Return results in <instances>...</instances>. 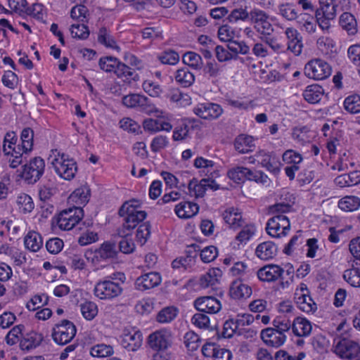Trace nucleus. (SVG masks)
Returning <instances> with one entry per match:
<instances>
[{
  "label": "nucleus",
  "mask_w": 360,
  "mask_h": 360,
  "mask_svg": "<svg viewBox=\"0 0 360 360\" xmlns=\"http://www.w3.org/2000/svg\"><path fill=\"white\" fill-rule=\"evenodd\" d=\"M100 68L106 72H113L118 78L138 81L139 75L134 69L122 63L119 59L113 56L101 57L98 61Z\"/></svg>",
  "instance_id": "f03ea898"
},
{
  "label": "nucleus",
  "mask_w": 360,
  "mask_h": 360,
  "mask_svg": "<svg viewBox=\"0 0 360 360\" xmlns=\"http://www.w3.org/2000/svg\"><path fill=\"white\" fill-rule=\"evenodd\" d=\"M158 59L162 64L175 65L179 60V56L174 51L167 50L159 56Z\"/></svg>",
  "instance_id": "680f3d73"
},
{
  "label": "nucleus",
  "mask_w": 360,
  "mask_h": 360,
  "mask_svg": "<svg viewBox=\"0 0 360 360\" xmlns=\"http://www.w3.org/2000/svg\"><path fill=\"white\" fill-rule=\"evenodd\" d=\"M145 101V96L140 94H129L122 98V103L127 108H139L141 103Z\"/></svg>",
  "instance_id": "3c124183"
},
{
  "label": "nucleus",
  "mask_w": 360,
  "mask_h": 360,
  "mask_svg": "<svg viewBox=\"0 0 360 360\" xmlns=\"http://www.w3.org/2000/svg\"><path fill=\"white\" fill-rule=\"evenodd\" d=\"M48 301L49 297L45 294H42L41 295H37L27 303L26 307L30 311H35L40 307L39 304H41V306L46 305Z\"/></svg>",
  "instance_id": "13d9d810"
},
{
  "label": "nucleus",
  "mask_w": 360,
  "mask_h": 360,
  "mask_svg": "<svg viewBox=\"0 0 360 360\" xmlns=\"http://www.w3.org/2000/svg\"><path fill=\"white\" fill-rule=\"evenodd\" d=\"M161 276L158 272H149L138 277L134 283L135 288L144 291L159 285L161 283Z\"/></svg>",
  "instance_id": "a211bd4d"
},
{
  "label": "nucleus",
  "mask_w": 360,
  "mask_h": 360,
  "mask_svg": "<svg viewBox=\"0 0 360 360\" xmlns=\"http://www.w3.org/2000/svg\"><path fill=\"white\" fill-rule=\"evenodd\" d=\"M331 67L326 61L317 58L309 61L304 67V75L315 80H322L331 75Z\"/></svg>",
  "instance_id": "1a4fd4ad"
},
{
  "label": "nucleus",
  "mask_w": 360,
  "mask_h": 360,
  "mask_svg": "<svg viewBox=\"0 0 360 360\" xmlns=\"http://www.w3.org/2000/svg\"><path fill=\"white\" fill-rule=\"evenodd\" d=\"M200 259L204 263L212 262L218 255L217 249L213 245L205 247L202 250L200 249Z\"/></svg>",
  "instance_id": "052dcab7"
},
{
  "label": "nucleus",
  "mask_w": 360,
  "mask_h": 360,
  "mask_svg": "<svg viewBox=\"0 0 360 360\" xmlns=\"http://www.w3.org/2000/svg\"><path fill=\"white\" fill-rule=\"evenodd\" d=\"M225 222L232 228H236L242 226V216L237 209L229 207L222 214Z\"/></svg>",
  "instance_id": "7c9ffc66"
},
{
  "label": "nucleus",
  "mask_w": 360,
  "mask_h": 360,
  "mask_svg": "<svg viewBox=\"0 0 360 360\" xmlns=\"http://www.w3.org/2000/svg\"><path fill=\"white\" fill-rule=\"evenodd\" d=\"M334 352L342 359L360 360V345L352 340H339L335 346Z\"/></svg>",
  "instance_id": "9b49d317"
},
{
  "label": "nucleus",
  "mask_w": 360,
  "mask_h": 360,
  "mask_svg": "<svg viewBox=\"0 0 360 360\" xmlns=\"http://www.w3.org/2000/svg\"><path fill=\"white\" fill-rule=\"evenodd\" d=\"M113 280L112 277H107L97 282L94 289L95 296L101 300H111L120 296L123 288L121 283Z\"/></svg>",
  "instance_id": "20e7f679"
},
{
  "label": "nucleus",
  "mask_w": 360,
  "mask_h": 360,
  "mask_svg": "<svg viewBox=\"0 0 360 360\" xmlns=\"http://www.w3.org/2000/svg\"><path fill=\"white\" fill-rule=\"evenodd\" d=\"M195 115L205 120L218 118L223 112V109L219 104L214 103H199L193 109Z\"/></svg>",
  "instance_id": "dca6fc26"
},
{
  "label": "nucleus",
  "mask_w": 360,
  "mask_h": 360,
  "mask_svg": "<svg viewBox=\"0 0 360 360\" xmlns=\"http://www.w3.org/2000/svg\"><path fill=\"white\" fill-rule=\"evenodd\" d=\"M80 310L83 317L88 321L93 320L98 314V307L91 301H85L80 304Z\"/></svg>",
  "instance_id": "ea45409f"
},
{
  "label": "nucleus",
  "mask_w": 360,
  "mask_h": 360,
  "mask_svg": "<svg viewBox=\"0 0 360 360\" xmlns=\"http://www.w3.org/2000/svg\"><path fill=\"white\" fill-rule=\"evenodd\" d=\"M22 167V178L27 184H34L42 176L45 169V162L41 157H34Z\"/></svg>",
  "instance_id": "0eeeda50"
},
{
  "label": "nucleus",
  "mask_w": 360,
  "mask_h": 360,
  "mask_svg": "<svg viewBox=\"0 0 360 360\" xmlns=\"http://www.w3.org/2000/svg\"><path fill=\"white\" fill-rule=\"evenodd\" d=\"M51 164L56 174L68 181L74 179L78 170L76 161L64 153H58Z\"/></svg>",
  "instance_id": "7ed1b4c3"
},
{
  "label": "nucleus",
  "mask_w": 360,
  "mask_h": 360,
  "mask_svg": "<svg viewBox=\"0 0 360 360\" xmlns=\"http://www.w3.org/2000/svg\"><path fill=\"white\" fill-rule=\"evenodd\" d=\"M142 340V333L139 330H136L124 334L121 344L127 351L135 352L141 346Z\"/></svg>",
  "instance_id": "b1692460"
},
{
  "label": "nucleus",
  "mask_w": 360,
  "mask_h": 360,
  "mask_svg": "<svg viewBox=\"0 0 360 360\" xmlns=\"http://www.w3.org/2000/svg\"><path fill=\"white\" fill-rule=\"evenodd\" d=\"M63 245V240L59 238H51L46 243L47 251L53 255L59 253L62 250Z\"/></svg>",
  "instance_id": "338daca9"
},
{
  "label": "nucleus",
  "mask_w": 360,
  "mask_h": 360,
  "mask_svg": "<svg viewBox=\"0 0 360 360\" xmlns=\"http://www.w3.org/2000/svg\"><path fill=\"white\" fill-rule=\"evenodd\" d=\"M344 106L345 110L350 113L360 112V96L353 95L347 97L344 101Z\"/></svg>",
  "instance_id": "a18cd8bd"
},
{
  "label": "nucleus",
  "mask_w": 360,
  "mask_h": 360,
  "mask_svg": "<svg viewBox=\"0 0 360 360\" xmlns=\"http://www.w3.org/2000/svg\"><path fill=\"white\" fill-rule=\"evenodd\" d=\"M207 181L203 179L199 183L195 179L190 181L188 186L189 194L195 198L202 197L207 190Z\"/></svg>",
  "instance_id": "c9c22d12"
},
{
  "label": "nucleus",
  "mask_w": 360,
  "mask_h": 360,
  "mask_svg": "<svg viewBox=\"0 0 360 360\" xmlns=\"http://www.w3.org/2000/svg\"><path fill=\"white\" fill-rule=\"evenodd\" d=\"M199 210V207L196 203L191 202H184L181 203V211L184 214H181V219H188L195 216Z\"/></svg>",
  "instance_id": "0e129e2a"
},
{
  "label": "nucleus",
  "mask_w": 360,
  "mask_h": 360,
  "mask_svg": "<svg viewBox=\"0 0 360 360\" xmlns=\"http://www.w3.org/2000/svg\"><path fill=\"white\" fill-rule=\"evenodd\" d=\"M184 338V345L188 351H195L199 347L200 338L194 332L186 333Z\"/></svg>",
  "instance_id": "864d4df0"
},
{
  "label": "nucleus",
  "mask_w": 360,
  "mask_h": 360,
  "mask_svg": "<svg viewBox=\"0 0 360 360\" xmlns=\"http://www.w3.org/2000/svg\"><path fill=\"white\" fill-rule=\"evenodd\" d=\"M250 22L254 25V28L261 35L271 34L274 32V27L269 22V15L264 11L257 8L250 11Z\"/></svg>",
  "instance_id": "ddd939ff"
},
{
  "label": "nucleus",
  "mask_w": 360,
  "mask_h": 360,
  "mask_svg": "<svg viewBox=\"0 0 360 360\" xmlns=\"http://www.w3.org/2000/svg\"><path fill=\"white\" fill-rule=\"evenodd\" d=\"M222 276V271L219 268H212L200 277V285L205 288L214 285Z\"/></svg>",
  "instance_id": "c756f323"
},
{
  "label": "nucleus",
  "mask_w": 360,
  "mask_h": 360,
  "mask_svg": "<svg viewBox=\"0 0 360 360\" xmlns=\"http://www.w3.org/2000/svg\"><path fill=\"white\" fill-rule=\"evenodd\" d=\"M252 292L251 287L240 280L232 282L229 289V295L234 300L247 299L251 296Z\"/></svg>",
  "instance_id": "5701e85b"
},
{
  "label": "nucleus",
  "mask_w": 360,
  "mask_h": 360,
  "mask_svg": "<svg viewBox=\"0 0 360 360\" xmlns=\"http://www.w3.org/2000/svg\"><path fill=\"white\" fill-rule=\"evenodd\" d=\"M141 202L136 199L124 202L120 207L118 214L123 218L120 233L128 234L131 229H135L147 217V212L139 210Z\"/></svg>",
  "instance_id": "f257e3e1"
},
{
  "label": "nucleus",
  "mask_w": 360,
  "mask_h": 360,
  "mask_svg": "<svg viewBox=\"0 0 360 360\" xmlns=\"http://www.w3.org/2000/svg\"><path fill=\"white\" fill-rule=\"evenodd\" d=\"M17 203L19 209L25 214L31 212L34 208L32 198L25 193H22L18 197Z\"/></svg>",
  "instance_id": "37998d69"
},
{
  "label": "nucleus",
  "mask_w": 360,
  "mask_h": 360,
  "mask_svg": "<svg viewBox=\"0 0 360 360\" xmlns=\"http://www.w3.org/2000/svg\"><path fill=\"white\" fill-rule=\"evenodd\" d=\"M320 7L316 8L318 15L328 19H333L340 8L342 11L349 4V0H319Z\"/></svg>",
  "instance_id": "4468645a"
},
{
  "label": "nucleus",
  "mask_w": 360,
  "mask_h": 360,
  "mask_svg": "<svg viewBox=\"0 0 360 360\" xmlns=\"http://www.w3.org/2000/svg\"><path fill=\"white\" fill-rule=\"evenodd\" d=\"M338 207L345 212H353L360 207V198L354 195H347L338 202Z\"/></svg>",
  "instance_id": "f704fd0d"
},
{
  "label": "nucleus",
  "mask_w": 360,
  "mask_h": 360,
  "mask_svg": "<svg viewBox=\"0 0 360 360\" xmlns=\"http://www.w3.org/2000/svg\"><path fill=\"white\" fill-rule=\"evenodd\" d=\"M294 300L297 307L306 313L314 312L316 309V304L309 295V291L304 283H301L296 289L294 294Z\"/></svg>",
  "instance_id": "f8f14e48"
},
{
  "label": "nucleus",
  "mask_w": 360,
  "mask_h": 360,
  "mask_svg": "<svg viewBox=\"0 0 360 360\" xmlns=\"http://www.w3.org/2000/svg\"><path fill=\"white\" fill-rule=\"evenodd\" d=\"M265 229L270 236L279 238L288 235L290 222L285 215L273 216L267 221Z\"/></svg>",
  "instance_id": "6e6552de"
},
{
  "label": "nucleus",
  "mask_w": 360,
  "mask_h": 360,
  "mask_svg": "<svg viewBox=\"0 0 360 360\" xmlns=\"http://www.w3.org/2000/svg\"><path fill=\"white\" fill-rule=\"evenodd\" d=\"M256 160L267 171L274 175L280 172V162L276 157L264 150H259L255 154Z\"/></svg>",
  "instance_id": "6ab92c4d"
},
{
  "label": "nucleus",
  "mask_w": 360,
  "mask_h": 360,
  "mask_svg": "<svg viewBox=\"0 0 360 360\" xmlns=\"http://www.w3.org/2000/svg\"><path fill=\"white\" fill-rule=\"evenodd\" d=\"M134 229H131L128 234L122 235L120 233L121 226L117 230V235L122 238L119 242V250L124 254H130L135 250V245L131 238H129L131 236L132 231Z\"/></svg>",
  "instance_id": "473e14b6"
},
{
  "label": "nucleus",
  "mask_w": 360,
  "mask_h": 360,
  "mask_svg": "<svg viewBox=\"0 0 360 360\" xmlns=\"http://www.w3.org/2000/svg\"><path fill=\"white\" fill-rule=\"evenodd\" d=\"M182 61L184 65L197 69L202 63V58L199 54L190 51L183 55Z\"/></svg>",
  "instance_id": "8fccbe9b"
},
{
  "label": "nucleus",
  "mask_w": 360,
  "mask_h": 360,
  "mask_svg": "<svg viewBox=\"0 0 360 360\" xmlns=\"http://www.w3.org/2000/svg\"><path fill=\"white\" fill-rule=\"evenodd\" d=\"M344 279L354 287H360V269H347L343 274Z\"/></svg>",
  "instance_id": "c03bdc74"
},
{
  "label": "nucleus",
  "mask_w": 360,
  "mask_h": 360,
  "mask_svg": "<svg viewBox=\"0 0 360 360\" xmlns=\"http://www.w3.org/2000/svg\"><path fill=\"white\" fill-rule=\"evenodd\" d=\"M200 251V247L195 243L187 245L181 256V266L185 269H192L195 265Z\"/></svg>",
  "instance_id": "4be33fe9"
},
{
  "label": "nucleus",
  "mask_w": 360,
  "mask_h": 360,
  "mask_svg": "<svg viewBox=\"0 0 360 360\" xmlns=\"http://www.w3.org/2000/svg\"><path fill=\"white\" fill-rule=\"evenodd\" d=\"M44 339L41 333L31 331L22 336L20 347L22 350L30 351L38 347Z\"/></svg>",
  "instance_id": "393cba45"
},
{
  "label": "nucleus",
  "mask_w": 360,
  "mask_h": 360,
  "mask_svg": "<svg viewBox=\"0 0 360 360\" xmlns=\"http://www.w3.org/2000/svg\"><path fill=\"white\" fill-rule=\"evenodd\" d=\"M273 326L275 330L284 334L292 328V323L289 319L284 316H278L273 321Z\"/></svg>",
  "instance_id": "4d7b16f0"
},
{
  "label": "nucleus",
  "mask_w": 360,
  "mask_h": 360,
  "mask_svg": "<svg viewBox=\"0 0 360 360\" xmlns=\"http://www.w3.org/2000/svg\"><path fill=\"white\" fill-rule=\"evenodd\" d=\"M298 22L302 25L304 30L309 34L315 33L316 31V22L313 18L304 13L299 17Z\"/></svg>",
  "instance_id": "49530a36"
},
{
  "label": "nucleus",
  "mask_w": 360,
  "mask_h": 360,
  "mask_svg": "<svg viewBox=\"0 0 360 360\" xmlns=\"http://www.w3.org/2000/svg\"><path fill=\"white\" fill-rule=\"evenodd\" d=\"M118 250L116 244L114 242L105 241L98 248L93 250H88L85 253L87 259H91L92 262H103L108 259H115L117 256Z\"/></svg>",
  "instance_id": "9d476101"
},
{
  "label": "nucleus",
  "mask_w": 360,
  "mask_h": 360,
  "mask_svg": "<svg viewBox=\"0 0 360 360\" xmlns=\"http://www.w3.org/2000/svg\"><path fill=\"white\" fill-rule=\"evenodd\" d=\"M260 336L266 345L273 347H278L283 345L286 340L285 334L275 330L273 328L263 329L261 331Z\"/></svg>",
  "instance_id": "aec40b11"
},
{
  "label": "nucleus",
  "mask_w": 360,
  "mask_h": 360,
  "mask_svg": "<svg viewBox=\"0 0 360 360\" xmlns=\"http://www.w3.org/2000/svg\"><path fill=\"white\" fill-rule=\"evenodd\" d=\"M230 271L234 276H243L245 278H248L255 274L254 269H250L248 265L243 262H235L233 266L231 268Z\"/></svg>",
  "instance_id": "58836bf2"
},
{
  "label": "nucleus",
  "mask_w": 360,
  "mask_h": 360,
  "mask_svg": "<svg viewBox=\"0 0 360 360\" xmlns=\"http://www.w3.org/2000/svg\"><path fill=\"white\" fill-rule=\"evenodd\" d=\"M24 244L27 250L36 252L41 248L43 239L38 232L29 231L24 238Z\"/></svg>",
  "instance_id": "cd10ccee"
},
{
  "label": "nucleus",
  "mask_w": 360,
  "mask_h": 360,
  "mask_svg": "<svg viewBox=\"0 0 360 360\" xmlns=\"http://www.w3.org/2000/svg\"><path fill=\"white\" fill-rule=\"evenodd\" d=\"M277 253V247L272 241H266L259 244L255 250L256 255L262 260L274 258Z\"/></svg>",
  "instance_id": "a878e982"
},
{
  "label": "nucleus",
  "mask_w": 360,
  "mask_h": 360,
  "mask_svg": "<svg viewBox=\"0 0 360 360\" xmlns=\"http://www.w3.org/2000/svg\"><path fill=\"white\" fill-rule=\"evenodd\" d=\"M140 110L150 115L152 113H155V115L157 117H163L164 112L158 108H157L154 104H153L145 96V101L143 102V103H141V105L139 107Z\"/></svg>",
  "instance_id": "6e6d98bb"
},
{
  "label": "nucleus",
  "mask_w": 360,
  "mask_h": 360,
  "mask_svg": "<svg viewBox=\"0 0 360 360\" xmlns=\"http://www.w3.org/2000/svg\"><path fill=\"white\" fill-rule=\"evenodd\" d=\"M136 230V240L141 245H143L150 236L151 225L149 221L143 222L139 224Z\"/></svg>",
  "instance_id": "a19ab883"
},
{
  "label": "nucleus",
  "mask_w": 360,
  "mask_h": 360,
  "mask_svg": "<svg viewBox=\"0 0 360 360\" xmlns=\"http://www.w3.org/2000/svg\"><path fill=\"white\" fill-rule=\"evenodd\" d=\"M247 167H236L230 169L227 172L228 177L237 184L245 181Z\"/></svg>",
  "instance_id": "de8ad7c7"
},
{
  "label": "nucleus",
  "mask_w": 360,
  "mask_h": 360,
  "mask_svg": "<svg viewBox=\"0 0 360 360\" xmlns=\"http://www.w3.org/2000/svg\"><path fill=\"white\" fill-rule=\"evenodd\" d=\"M284 270L279 266L271 264L264 266L259 269L257 271V275L260 281L264 282H273L281 278V285L283 288H285L288 287L290 282L288 281H286L285 282L283 281L282 274Z\"/></svg>",
  "instance_id": "2eb2a0df"
},
{
  "label": "nucleus",
  "mask_w": 360,
  "mask_h": 360,
  "mask_svg": "<svg viewBox=\"0 0 360 360\" xmlns=\"http://www.w3.org/2000/svg\"><path fill=\"white\" fill-rule=\"evenodd\" d=\"M292 208V205L289 203L278 202L270 205L268 208V212L273 216L284 215L285 213L289 212Z\"/></svg>",
  "instance_id": "e2e57ef3"
},
{
  "label": "nucleus",
  "mask_w": 360,
  "mask_h": 360,
  "mask_svg": "<svg viewBox=\"0 0 360 360\" xmlns=\"http://www.w3.org/2000/svg\"><path fill=\"white\" fill-rule=\"evenodd\" d=\"M194 306L198 311L207 314H217L221 309L220 301L212 296L197 298L194 302Z\"/></svg>",
  "instance_id": "f3484780"
},
{
  "label": "nucleus",
  "mask_w": 360,
  "mask_h": 360,
  "mask_svg": "<svg viewBox=\"0 0 360 360\" xmlns=\"http://www.w3.org/2000/svg\"><path fill=\"white\" fill-rule=\"evenodd\" d=\"M84 217V210L73 206L62 210L56 217V224L62 230H70Z\"/></svg>",
  "instance_id": "39448f33"
},
{
  "label": "nucleus",
  "mask_w": 360,
  "mask_h": 360,
  "mask_svg": "<svg viewBox=\"0 0 360 360\" xmlns=\"http://www.w3.org/2000/svg\"><path fill=\"white\" fill-rule=\"evenodd\" d=\"M76 333L75 325L69 320L63 319L60 323L55 324L51 336L56 344L64 345L74 338Z\"/></svg>",
  "instance_id": "423d86ee"
},
{
  "label": "nucleus",
  "mask_w": 360,
  "mask_h": 360,
  "mask_svg": "<svg viewBox=\"0 0 360 360\" xmlns=\"http://www.w3.org/2000/svg\"><path fill=\"white\" fill-rule=\"evenodd\" d=\"M90 354L96 357L109 356L113 354V349L110 345L100 344L91 347Z\"/></svg>",
  "instance_id": "603ef678"
},
{
  "label": "nucleus",
  "mask_w": 360,
  "mask_h": 360,
  "mask_svg": "<svg viewBox=\"0 0 360 360\" xmlns=\"http://www.w3.org/2000/svg\"><path fill=\"white\" fill-rule=\"evenodd\" d=\"M323 95L322 86L318 84L308 86L303 92V96L306 101L309 103H319Z\"/></svg>",
  "instance_id": "c85d7f7f"
},
{
  "label": "nucleus",
  "mask_w": 360,
  "mask_h": 360,
  "mask_svg": "<svg viewBox=\"0 0 360 360\" xmlns=\"http://www.w3.org/2000/svg\"><path fill=\"white\" fill-rule=\"evenodd\" d=\"M177 307L170 306L162 309L156 316V321L161 323L171 322L178 314Z\"/></svg>",
  "instance_id": "e433bc0d"
},
{
  "label": "nucleus",
  "mask_w": 360,
  "mask_h": 360,
  "mask_svg": "<svg viewBox=\"0 0 360 360\" xmlns=\"http://www.w3.org/2000/svg\"><path fill=\"white\" fill-rule=\"evenodd\" d=\"M227 47L229 50L236 54L245 55L250 52V46L246 44L243 41H230Z\"/></svg>",
  "instance_id": "bf43d9fd"
},
{
  "label": "nucleus",
  "mask_w": 360,
  "mask_h": 360,
  "mask_svg": "<svg viewBox=\"0 0 360 360\" xmlns=\"http://www.w3.org/2000/svg\"><path fill=\"white\" fill-rule=\"evenodd\" d=\"M148 344L154 351L167 349L170 346L168 335L161 330L151 333L148 338Z\"/></svg>",
  "instance_id": "412c9836"
},
{
  "label": "nucleus",
  "mask_w": 360,
  "mask_h": 360,
  "mask_svg": "<svg viewBox=\"0 0 360 360\" xmlns=\"http://www.w3.org/2000/svg\"><path fill=\"white\" fill-rule=\"evenodd\" d=\"M340 25L349 34H354L357 32L356 20L350 13L345 12L340 15Z\"/></svg>",
  "instance_id": "72a5a7b5"
},
{
  "label": "nucleus",
  "mask_w": 360,
  "mask_h": 360,
  "mask_svg": "<svg viewBox=\"0 0 360 360\" xmlns=\"http://www.w3.org/2000/svg\"><path fill=\"white\" fill-rule=\"evenodd\" d=\"M70 30L73 38L86 39L89 36V27L84 24H73Z\"/></svg>",
  "instance_id": "09e8293b"
},
{
  "label": "nucleus",
  "mask_w": 360,
  "mask_h": 360,
  "mask_svg": "<svg viewBox=\"0 0 360 360\" xmlns=\"http://www.w3.org/2000/svg\"><path fill=\"white\" fill-rule=\"evenodd\" d=\"M98 41L108 48L117 50L120 49V47L116 45V41L110 34V31L105 27L100 28L98 35Z\"/></svg>",
  "instance_id": "4c0bfd02"
},
{
  "label": "nucleus",
  "mask_w": 360,
  "mask_h": 360,
  "mask_svg": "<svg viewBox=\"0 0 360 360\" xmlns=\"http://www.w3.org/2000/svg\"><path fill=\"white\" fill-rule=\"evenodd\" d=\"M347 55L350 61L356 66L360 68V45L354 44L350 46L347 50Z\"/></svg>",
  "instance_id": "774afa93"
},
{
  "label": "nucleus",
  "mask_w": 360,
  "mask_h": 360,
  "mask_svg": "<svg viewBox=\"0 0 360 360\" xmlns=\"http://www.w3.org/2000/svg\"><path fill=\"white\" fill-rule=\"evenodd\" d=\"M312 326L311 323L305 318L297 317L292 323V330L296 336H308L311 331Z\"/></svg>",
  "instance_id": "bb28decb"
},
{
  "label": "nucleus",
  "mask_w": 360,
  "mask_h": 360,
  "mask_svg": "<svg viewBox=\"0 0 360 360\" xmlns=\"http://www.w3.org/2000/svg\"><path fill=\"white\" fill-rule=\"evenodd\" d=\"M34 141V131L30 127L24 128L20 134V143L25 150H32Z\"/></svg>",
  "instance_id": "79ce46f5"
},
{
  "label": "nucleus",
  "mask_w": 360,
  "mask_h": 360,
  "mask_svg": "<svg viewBox=\"0 0 360 360\" xmlns=\"http://www.w3.org/2000/svg\"><path fill=\"white\" fill-rule=\"evenodd\" d=\"M252 136L240 134L234 141V148L240 153H248L251 151L250 148L254 146Z\"/></svg>",
  "instance_id": "2f4dec72"
},
{
  "label": "nucleus",
  "mask_w": 360,
  "mask_h": 360,
  "mask_svg": "<svg viewBox=\"0 0 360 360\" xmlns=\"http://www.w3.org/2000/svg\"><path fill=\"white\" fill-rule=\"evenodd\" d=\"M17 141L18 136L15 131H11L5 134L2 148L6 155H10L11 150H8V149L11 150L13 146L16 145Z\"/></svg>",
  "instance_id": "5fc2aeb1"
},
{
  "label": "nucleus",
  "mask_w": 360,
  "mask_h": 360,
  "mask_svg": "<svg viewBox=\"0 0 360 360\" xmlns=\"http://www.w3.org/2000/svg\"><path fill=\"white\" fill-rule=\"evenodd\" d=\"M22 324L14 326L6 335V342L8 345H13L19 341V335H22V331L24 328Z\"/></svg>",
  "instance_id": "69168bd1"
}]
</instances>
